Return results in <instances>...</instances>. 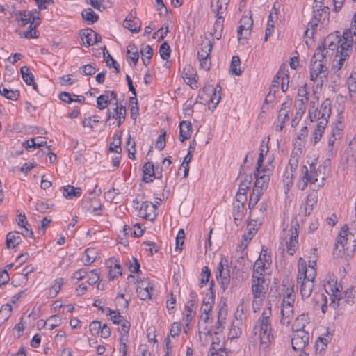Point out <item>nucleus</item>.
I'll list each match as a JSON object with an SVG mask.
<instances>
[{"label":"nucleus","mask_w":356,"mask_h":356,"mask_svg":"<svg viewBox=\"0 0 356 356\" xmlns=\"http://www.w3.org/2000/svg\"><path fill=\"white\" fill-rule=\"evenodd\" d=\"M262 194H260L259 192H255L252 191V193L250 197V200L248 203V209L252 210L254 206L257 204L259 200L260 197Z\"/></svg>","instance_id":"57"},{"label":"nucleus","mask_w":356,"mask_h":356,"mask_svg":"<svg viewBox=\"0 0 356 356\" xmlns=\"http://www.w3.org/2000/svg\"><path fill=\"white\" fill-rule=\"evenodd\" d=\"M113 141L110 144L109 150L118 154L121 153L122 148L120 136L115 135L113 138Z\"/></svg>","instance_id":"50"},{"label":"nucleus","mask_w":356,"mask_h":356,"mask_svg":"<svg viewBox=\"0 0 356 356\" xmlns=\"http://www.w3.org/2000/svg\"><path fill=\"white\" fill-rule=\"evenodd\" d=\"M81 15L88 24H92L98 20V15L91 9H84Z\"/></svg>","instance_id":"32"},{"label":"nucleus","mask_w":356,"mask_h":356,"mask_svg":"<svg viewBox=\"0 0 356 356\" xmlns=\"http://www.w3.org/2000/svg\"><path fill=\"white\" fill-rule=\"evenodd\" d=\"M227 277L230 278L229 269L227 264H224L222 263V259H221V261L217 267L216 278L217 280H219V278Z\"/></svg>","instance_id":"35"},{"label":"nucleus","mask_w":356,"mask_h":356,"mask_svg":"<svg viewBox=\"0 0 356 356\" xmlns=\"http://www.w3.org/2000/svg\"><path fill=\"white\" fill-rule=\"evenodd\" d=\"M107 56H106V53L104 54V58L106 62V64L108 67H113L115 70L116 73H119L120 71V68L118 63L112 58V56L109 54L108 51H106Z\"/></svg>","instance_id":"49"},{"label":"nucleus","mask_w":356,"mask_h":356,"mask_svg":"<svg viewBox=\"0 0 356 356\" xmlns=\"http://www.w3.org/2000/svg\"><path fill=\"white\" fill-rule=\"evenodd\" d=\"M170 48L167 42H164L159 48L160 56L162 59L167 60L170 56Z\"/></svg>","instance_id":"54"},{"label":"nucleus","mask_w":356,"mask_h":356,"mask_svg":"<svg viewBox=\"0 0 356 356\" xmlns=\"http://www.w3.org/2000/svg\"><path fill=\"white\" fill-rule=\"evenodd\" d=\"M92 33H94V31L91 29H82L80 31L81 40L86 47H90L94 44L92 40Z\"/></svg>","instance_id":"33"},{"label":"nucleus","mask_w":356,"mask_h":356,"mask_svg":"<svg viewBox=\"0 0 356 356\" xmlns=\"http://www.w3.org/2000/svg\"><path fill=\"white\" fill-rule=\"evenodd\" d=\"M115 113L112 114L109 111L107 113V119L106 120V124L111 118H116L118 119V127H120L125 120L127 110L126 107L123 105H120V106H116L114 109Z\"/></svg>","instance_id":"15"},{"label":"nucleus","mask_w":356,"mask_h":356,"mask_svg":"<svg viewBox=\"0 0 356 356\" xmlns=\"http://www.w3.org/2000/svg\"><path fill=\"white\" fill-rule=\"evenodd\" d=\"M327 124V121L325 120H321L317 124V126L314 130V132L313 134V142L314 144H316L317 142H318L322 136V134L324 132L325 126Z\"/></svg>","instance_id":"34"},{"label":"nucleus","mask_w":356,"mask_h":356,"mask_svg":"<svg viewBox=\"0 0 356 356\" xmlns=\"http://www.w3.org/2000/svg\"><path fill=\"white\" fill-rule=\"evenodd\" d=\"M271 305L269 304V306L264 309L261 317L257 321L258 325H257L254 328L255 334L259 333V337L261 343L266 346H268V344L270 343L271 339H273V335L271 334Z\"/></svg>","instance_id":"3"},{"label":"nucleus","mask_w":356,"mask_h":356,"mask_svg":"<svg viewBox=\"0 0 356 356\" xmlns=\"http://www.w3.org/2000/svg\"><path fill=\"white\" fill-rule=\"evenodd\" d=\"M109 103V96L107 94H102L97 98V108L99 110L106 108Z\"/></svg>","instance_id":"45"},{"label":"nucleus","mask_w":356,"mask_h":356,"mask_svg":"<svg viewBox=\"0 0 356 356\" xmlns=\"http://www.w3.org/2000/svg\"><path fill=\"white\" fill-rule=\"evenodd\" d=\"M309 118L311 119V121L313 122L316 120H320V121L321 120V110L318 111L317 108H316V106H315L314 102H310V108L309 110Z\"/></svg>","instance_id":"47"},{"label":"nucleus","mask_w":356,"mask_h":356,"mask_svg":"<svg viewBox=\"0 0 356 356\" xmlns=\"http://www.w3.org/2000/svg\"><path fill=\"white\" fill-rule=\"evenodd\" d=\"M295 301V293L293 288L287 289L286 291V295L284 296L282 305H291L293 306V303Z\"/></svg>","instance_id":"41"},{"label":"nucleus","mask_w":356,"mask_h":356,"mask_svg":"<svg viewBox=\"0 0 356 356\" xmlns=\"http://www.w3.org/2000/svg\"><path fill=\"white\" fill-rule=\"evenodd\" d=\"M20 72L23 80L27 85L31 86L33 83L34 76L33 74L30 72V68L29 67H22Z\"/></svg>","instance_id":"36"},{"label":"nucleus","mask_w":356,"mask_h":356,"mask_svg":"<svg viewBox=\"0 0 356 356\" xmlns=\"http://www.w3.org/2000/svg\"><path fill=\"white\" fill-rule=\"evenodd\" d=\"M0 94L6 99L13 101L17 100L19 96V92L18 90L7 89L3 85L0 86Z\"/></svg>","instance_id":"31"},{"label":"nucleus","mask_w":356,"mask_h":356,"mask_svg":"<svg viewBox=\"0 0 356 356\" xmlns=\"http://www.w3.org/2000/svg\"><path fill=\"white\" fill-rule=\"evenodd\" d=\"M197 300V295L196 292L191 291L189 294V299L185 307L186 310L189 312L192 313L193 311L194 305Z\"/></svg>","instance_id":"51"},{"label":"nucleus","mask_w":356,"mask_h":356,"mask_svg":"<svg viewBox=\"0 0 356 356\" xmlns=\"http://www.w3.org/2000/svg\"><path fill=\"white\" fill-rule=\"evenodd\" d=\"M307 92L306 87H301L298 89V96L296 99L297 104V114H303L305 111V104L308 101Z\"/></svg>","instance_id":"13"},{"label":"nucleus","mask_w":356,"mask_h":356,"mask_svg":"<svg viewBox=\"0 0 356 356\" xmlns=\"http://www.w3.org/2000/svg\"><path fill=\"white\" fill-rule=\"evenodd\" d=\"M202 279L200 282V286L202 287L204 284H206L209 280L211 275V271L207 266H204L202 269Z\"/></svg>","instance_id":"60"},{"label":"nucleus","mask_w":356,"mask_h":356,"mask_svg":"<svg viewBox=\"0 0 356 356\" xmlns=\"http://www.w3.org/2000/svg\"><path fill=\"white\" fill-rule=\"evenodd\" d=\"M40 11L36 9L29 11H19L17 15L18 22H22V26L32 24L36 26L40 24Z\"/></svg>","instance_id":"10"},{"label":"nucleus","mask_w":356,"mask_h":356,"mask_svg":"<svg viewBox=\"0 0 356 356\" xmlns=\"http://www.w3.org/2000/svg\"><path fill=\"white\" fill-rule=\"evenodd\" d=\"M314 282L307 279L298 283V284H300V291L303 299L307 298L311 296L314 286Z\"/></svg>","instance_id":"19"},{"label":"nucleus","mask_w":356,"mask_h":356,"mask_svg":"<svg viewBox=\"0 0 356 356\" xmlns=\"http://www.w3.org/2000/svg\"><path fill=\"white\" fill-rule=\"evenodd\" d=\"M224 17L222 15L217 16V19L213 25V32L210 34L216 40L220 39L223 31Z\"/></svg>","instance_id":"23"},{"label":"nucleus","mask_w":356,"mask_h":356,"mask_svg":"<svg viewBox=\"0 0 356 356\" xmlns=\"http://www.w3.org/2000/svg\"><path fill=\"white\" fill-rule=\"evenodd\" d=\"M184 238L185 234L184 229H181L178 232L176 237V250L181 251L182 250V245L184 244Z\"/></svg>","instance_id":"59"},{"label":"nucleus","mask_w":356,"mask_h":356,"mask_svg":"<svg viewBox=\"0 0 356 356\" xmlns=\"http://www.w3.org/2000/svg\"><path fill=\"white\" fill-rule=\"evenodd\" d=\"M82 189L80 187H74L71 185H67L63 188V196L69 200L79 197L81 195Z\"/></svg>","instance_id":"25"},{"label":"nucleus","mask_w":356,"mask_h":356,"mask_svg":"<svg viewBox=\"0 0 356 356\" xmlns=\"http://www.w3.org/2000/svg\"><path fill=\"white\" fill-rule=\"evenodd\" d=\"M213 46V42L211 41L210 40H209L205 44H202L201 49L197 52V58L202 59L207 57L209 58V55L211 52Z\"/></svg>","instance_id":"30"},{"label":"nucleus","mask_w":356,"mask_h":356,"mask_svg":"<svg viewBox=\"0 0 356 356\" xmlns=\"http://www.w3.org/2000/svg\"><path fill=\"white\" fill-rule=\"evenodd\" d=\"M272 169V166L271 168L266 166L262 169H256L254 173L256 181L252 190L253 191L259 192L260 194L264 193V191H266L268 187Z\"/></svg>","instance_id":"7"},{"label":"nucleus","mask_w":356,"mask_h":356,"mask_svg":"<svg viewBox=\"0 0 356 356\" xmlns=\"http://www.w3.org/2000/svg\"><path fill=\"white\" fill-rule=\"evenodd\" d=\"M310 79L312 81L318 78H326L328 74V67H327L326 53L325 47H318L310 62Z\"/></svg>","instance_id":"1"},{"label":"nucleus","mask_w":356,"mask_h":356,"mask_svg":"<svg viewBox=\"0 0 356 356\" xmlns=\"http://www.w3.org/2000/svg\"><path fill=\"white\" fill-rule=\"evenodd\" d=\"M330 8H323L321 10L314 11V17L309 23L308 26L312 29L311 35H313L314 30L318 26V23L324 28L329 22Z\"/></svg>","instance_id":"9"},{"label":"nucleus","mask_w":356,"mask_h":356,"mask_svg":"<svg viewBox=\"0 0 356 356\" xmlns=\"http://www.w3.org/2000/svg\"><path fill=\"white\" fill-rule=\"evenodd\" d=\"M21 242L19 232H9L6 236V245L7 248H14Z\"/></svg>","instance_id":"28"},{"label":"nucleus","mask_w":356,"mask_h":356,"mask_svg":"<svg viewBox=\"0 0 356 356\" xmlns=\"http://www.w3.org/2000/svg\"><path fill=\"white\" fill-rule=\"evenodd\" d=\"M184 73L185 75L184 78L186 83L190 84L191 88H197L198 87V86L197 85L198 79V76L197 75V74H189L187 72H186V69H184Z\"/></svg>","instance_id":"48"},{"label":"nucleus","mask_w":356,"mask_h":356,"mask_svg":"<svg viewBox=\"0 0 356 356\" xmlns=\"http://www.w3.org/2000/svg\"><path fill=\"white\" fill-rule=\"evenodd\" d=\"M222 88L218 84L216 87L208 85L205 86L202 89V95H199L201 103L213 104V107L216 108L221 99Z\"/></svg>","instance_id":"5"},{"label":"nucleus","mask_w":356,"mask_h":356,"mask_svg":"<svg viewBox=\"0 0 356 356\" xmlns=\"http://www.w3.org/2000/svg\"><path fill=\"white\" fill-rule=\"evenodd\" d=\"M309 321L310 319L309 318L308 313H303L302 314L299 315L296 318L295 322L293 324V330H305V327L307 324L309 323Z\"/></svg>","instance_id":"21"},{"label":"nucleus","mask_w":356,"mask_h":356,"mask_svg":"<svg viewBox=\"0 0 356 356\" xmlns=\"http://www.w3.org/2000/svg\"><path fill=\"white\" fill-rule=\"evenodd\" d=\"M270 280L265 277L252 276L251 290L254 299H264L268 290Z\"/></svg>","instance_id":"8"},{"label":"nucleus","mask_w":356,"mask_h":356,"mask_svg":"<svg viewBox=\"0 0 356 356\" xmlns=\"http://www.w3.org/2000/svg\"><path fill=\"white\" fill-rule=\"evenodd\" d=\"M157 207L151 202H143L138 211V216L147 220L153 221L156 217Z\"/></svg>","instance_id":"12"},{"label":"nucleus","mask_w":356,"mask_h":356,"mask_svg":"<svg viewBox=\"0 0 356 356\" xmlns=\"http://www.w3.org/2000/svg\"><path fill=\"white\" fill-rule=\"evenodd\" d=\"M153 288L152 286L137 287L136 292L138 297L141 300L151 298Z\"/></svg>","instance_id":"39"},{"label":"nucleus","mask_w":356,"mask_h":356,"mask_svg":"<svg viewBox=\"0 0 356 356\" xmlns=\"http://www.w3.org/2000/svg\"><path fill=\"white\" fill-rule=\"evenodd\" d=\"M102 326V325H101L100 321H94L90 324L89 328H90V332L92 333V334H99Z\"/></svg>","instance_id":"64"},{"label":"nucleus","mask_w":356,"mask_h":356,"mask_svg":"<svg viewBox=\"0 0 356 356\" xmlns=\"http://www.w3.org/2000/svg\"><path fill=\"white\" fill-rule=\"evenodd\" d=\"M143 181L145 183H149L153 181L154 179H156V173H155L154 166L152 162H147L143 167Z\"/></svg>","instance_id":"17"},{"label":"nucleus","mask_w":356,"mask_h":356,"mask_svg":"<svg viewBox=\"0 0 356 356\" xmlns=\"http://www.w3.org/2000/svg\"><path fill=\"white\" fill-rule=\"evenodd\" d=\"M192 131L191 123L189 121L183 120L179 123V140L184 142L190 138Z\"/></svg>","instance_id":"18"},{"label":"nucleus","mask_w":356,"mask_h":356,"mask_svg":"<svg viewBox=\"0 0 356 356\" xmlns=\"http://www.w3.org/2000/svg\"><path fill=\"white\" fill-rule=\"evenodd\" d=\"M287 72L288 70L286 68V65L285 64H282L276 76L273 79V84H277L279 86L280 80L285 79V76H287Z\"/></svg>","instance_id":"46"},{"label":"nucleus","mask_w":356,"mask_h":356,"mask_svg":"<svg viewBox=\"0 0 356 356\" xmlns=\"http://www.w3.org/2000/svg\"><path fill=\"white\" fill-rule=\"evenodd\" d=\"M348 227L347 225H344L339 232L337 239L336 248L341 247L347 256L351 257L355 250L356 245L355 240L349 239Z\"/></svg>","instance_id":"6"},{"label":"nucleus","mask_w":356,"mask_h":356,"mask_svg":"<svg viewBox=\"0 0 356 356\" xmlns=\"http://www.w3.org/2000/svg\"><path fill=\"white\" fill-rule=\"evenodd\" d=\"M281 315V323L283 325H289L291 323V319L293 315V306L282 305Z\"/></svg>","instance_id":"22"},{"label":"nucleus","mask_w":356,"mask_h":356,"mask_svg":"<svg viewBox=\"0 0 356 356\" xmlns=\"http://www.w3.org/2000/svg\"><path fill=\"white\" fill-rule=\"evenodd\" d=\"M268 151V145L264 146L262 145L260 148V152H259V159L257 160V165L256 169H261V167L263 165L264 155L266 154Z\"/></svg>","instance_id":"58"},{"label":"nucleus","mask_w":356,"mask_h":356,"mask_svg":"<svg viewBox=\"0 0 356 356\" xmlns=\"http://www.w3.org/2000/svg\"><path fill=\"white\" fill-rule=\"evenodd\" d=\"M307 273L308 268L307 267L306 261L303 259L300 258L298 261L297 283H300V281L306 280Z\"/></svg>","instance_id":"29"},{"label":"nucleus","mask_w":356,"mask_h":356,"mask_svg":"<svg viewBox=\"0 0 356 356\" xmlns=\"http://www.w3.org/2000/svg\"><path fill=\"white\" fill-rule=\"evenodd\" d=\"M234 221L236 225L238 226L243 218L242 208L240 204H234Z\"/></svg>","instance_id":"56"},{"label":"nucleus","mask_w":356,"mask_h":356,"mask_svg":"<svg viewBox=\"0 0 356 356\" xmlns=\"http://www.w3.org/2000/svg\"><path fill=\"white\" fill-rule=\"evenodd\" d=\"M355 42L351 31H345L341 38V42L337 48L335 57L338 58V63L334 66V69L340 70L346 60L350 56L353 51V44Z\"/></svg>","instance_id":"4"},{"label":"nucleus","mask_w":356,"mask_h":356,"mask_svg":"<svg viewBox=\"0 0 356 356\" xmlns=\"http://www.w3.org/2000/svg\"><path fill=\"white\" fill-rule=\"evenodd\" d=\"M341 42V38L337 36H328L325 40V43L321 45L320 47H325V51L326 50V47L327 49L332 51L337 50L339 47V44Z\"/></svg>","instance_id":"27"},{"label":"nucleus","mask_w":356,"mask_h":356,"mask_svg":"<svg viewBox=\"0 0 356 356\" xmlns=\"http://www.w3.org/2000/svg\"><path fill=\"white\" fill-rule=\"evenodd\" d=\"M96 252L94 248H87L82 259L85 265H90L95 260Z\"/></svg>","instance_id":"38"},{"label":"nucleus","mask_w":356,"mask_h":356,"mask_svg":"<svg viewBox=\"0 0 356 356\" xmlns=\"http://www.w3.org/2000/svg\"><path fill=\"white\" fill-rule=\"evenodd\" d=\"M343 296L339 297L338 300L341 302V303H346L348 305H352L354 303V294L353 291V289H348L343 293Z\"/></svg>","instance_id":"40"},{"label":"nucleus","mask_w":356,"mask_h":356,"mask_svg":"<svg viewBox=\"0 0 356 356\" xmlns=\"http://www.w3.org/2000/svg\"><path fill=\"white\" fill-rule=\"evenodd\" d=\"M241 60L240 58L238 56H234L232 59L231 65H230V72L232 74H234L237 76L241 75V70L240 67H238L240 66Z\"/></svg>","instance_id":"43"},{"label":"nucleus","mask_w":356,"mask_h":356,"mask_svg":"<svg viewBox=\"0 0 356 356\" xmlns=\"http://www.w3.org/2000/svg\"><path fill=\"white\" fill-rule=\"evenodd\" d=\"M252 181V175H245L243 179L240 183L238 191L246 193L250 187Z\"/></svg>","instance_id":"44"},{"label":"nucleus","mask_w":356,"mask_h":356,"mask_svg":"<svg viewBox=\"0 0 356 356\" xmlns=\"http://www.w3.org/2000/svg\"><path fill=\"white\" fill-rule=\"evenodd\" d=\"M268 268L269 267L266 265V263H264L262 261V257H259V258L254 263L252 275L265 277L264 273L265 272V270L268 269Z\"/></svg>","instance_id":"26"},{"label":"nucleus","mask_w":356,"mask_h":356,"mask_svg":"<svg viewBox=\"0 0 356 356\" xmlns=\"http://www.w3.org/2000/svg\"><path fill=\"white\" fill-rule=\"evenodd\" d=\"M38 26L30 24L29 29L24 33V37L26 38H38L37 31L35 30Z\"/></svg>","instance_id":"61"},{"label":"nucleus","mask_w":356,"mask_h":356,"mask_svg":"<svg viewBox=\"0 0 356 356\" xmlns=\"http://www.w3.org/2000/svg\"><path fill=\"white\" fill-rule=\"evenodd\" d=\"M291 346L295 350H302L308 344L309 334L305 330H293Z\"/></svg>","instance_id":"11"},{"label":"nucleus","mask_w":356,"mask_h":356,"mask_svg":"<svg viewBox=\"0 0 356 356\" xmlns=\"http://www.w3.org/2000/svg\"><path fill=\"white\" fill-rule=\"evenodd\" d=\"M320 110L321 113V120L327 122V118L330 117L331 113L330 102L329 99H326L321 104Z\"/></svg>","instance_id":"37"},{"label":"nucleus","mask_w":356,"mask_h":356,"mask_svg":"<svg viewBox=\"0 0 356 356\" xmlns=\"http://www.w3.org/2000/svg\"><path fill=\"white\" fill-rule=\"evenodd\" d=\"M12 309L11 305L8 303L2 305L0 309V321L4 322L7 321L10 316Z\"/></svg>","instance_id":"42"},{"label":"nucleus","mask_w":356,"mask_h":356,"mask_svg":"<svg viewBox=\"0 0 356 356\" xmlns=\"http://www.w3.org/2000/svg\"><path fill=\"white\" fill-rule=\"evenodd\" d=\"M108 315L111 316V320L114 324H120L121 322L124 319V318L121 316L119 311L112 310L110 308H108Z\"/></svg>","instance_id":"53"},{"label":"nucleus","mask_w":356,"mask_h":356,"mask_svg":"<svg viewBox=\"0 0 356 356\" xmlns=\"http://www.w3.org/2000/svg\"><path fill=\"white\" fill-rule=\"evenodd\" d=\"M130 49H127V54H130L129 56V58L131 59L134 63L136 65L139 59V54L138 51L136 49V47L134 46L130 47Z\"/></svg>","instance_id":"63"},{"label":"nucleus","mask_w":356,"mask_h":356,"mask_svg":"<svg viewBox=\"0 0 356 356\" xmlns=\"http://www.w3.org/2000/svg\"><path fill=\"white\" fill-rule=\"evenodd\" d=\"M165 135L166 132L164 131L156 141L155 147L159 150H162L165 146Z\"/></svg>","instance_id":"62"},{"label":"nucleus","mask_w":356,"mask_h":356,"mask_svg":"<svg viewBox=\"0 0 356 356\" xmlns=\"http://www.w3.org/2000/svg\"><path fill=\"white\" fill-rule=\"evenodd\" d=\"M124 26L132 33H138L140 30L141 22L138 18L133 16L132 13H131L124 19Z\"/></svg>","instance_id":"16"},{"label":"nucleus","mask_w":356,"mask_h":356,"mask_svg":"<svg viewBox=\"0 0 356 356\" xmlns=\"http://www.w3.org/2000/svg\"><path fill=\"white\" fill-rule=\"evenodd\" d=\"M63 283H64V280L63 278L56 279L54 282V284L51 286V288L50 289V291H49L50 296H51L52 297H55L56 296H57L58 292L60 291L61 286Z\"/></svg>","instance_id":"52"},{"label":"nucleus","mask_w":356,"mask_h":356,"mask_svg":"<svg viewBox=\"0 0 356 356\" xmlns=\"http://www.w3.org/2000/svg\"><path fill=\"white\" fill-rule=\"evenodd\" d=\"M229 1H224L223 0H211V7L217 16L221 15L227 10Z\"/></svg>","instance_id":"24"},{"label":"nucleus","mask_w":356,"mask_h":356,"mask_svg":"<svg viewBox=\"0 0 356 356\" xmlns=\"http://www.w3.org/2000/svg\"><path fill=\"white\" fill-rule=\"evenodd\" d=\"M317 202V194L315 192L311 193L308 195L306 204L304 206L301 207V211L304 213L305 216H308L312 211L313 210V207Z\"/></svg>","instance_id":"20"},{"label":"nucleus","mask_w":356,"mask_h":356,"mask_svg":"<svg viewBox=\"0 0 356 356\" xmlns=\"http://www.w3.org/2000/svg\"><path fill=\"white\" fill-rule=\"evenodd\" d=\"M299 227L298 223H296L295 225L291 227V236L289 241L286 242L287 251L290 255H293L296 251V247L298 244V233L297 231V228Z\"/></svg>","instance_id":"14"},{"label":"nucleus","mask_w":356,"mask_h":356,"mask_svg":"<svg viewBox=\"0 0 356 356\" xmlns=\"http://www.w3.org/2000/svg\"><path fill=\"white\" fill-rule=\"evenodd\" d=\"M347 85L350 92L356 95V72H353L350 74V76L347 79Z\"/></svg>","instance_id":"55"},{"label":"nucleus","mask_w":356,"mask_h":356,"mask_svg":"<svg viewBox=\"0 0 356 356\" xmlns=\"http://www.w3.org/2000/svg\"><path fill=\"white\" fill-rule=\"evenodd\" d=\"M302 185L300 186L301 190H304L308 183L317 184L318 188L324 185V181L327 178V168L325 165H320L316 169L314 165H310V170L306 165L301 168Z\"/></svg>","instance_id":"2"}]
</instances>
